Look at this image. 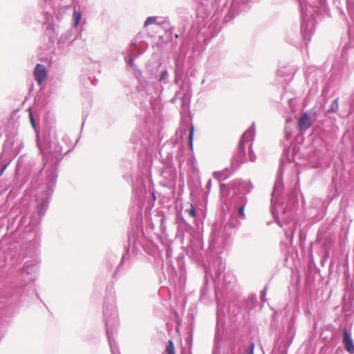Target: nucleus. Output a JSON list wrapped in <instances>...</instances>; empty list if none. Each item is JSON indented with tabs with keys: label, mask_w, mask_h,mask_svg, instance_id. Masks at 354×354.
I'll use <instances>...</instances> for the list:
<instances>
[{
	"label": "nucleus",
	"mask_w": 354,
	"mask_h": 354,
	"mask_svg": "<svg viewBox=\"0 0 354 354\" xmlns=\"http://www.w3.org/2000/svg\"><path fill=\"white\" fill-rule=\"evenodd\" d=\"M35 66L39 67V66H42L40 64H37Z\"/></svg>",
	"instance_id": "17"
},
{
	"label": "nucleus",
	"mask_w": 354,
	"mask_h": 354,
	"mask_svg": "<svg viewBox=\"0 0 354 354\" xmlns=\"http://www.w3.org/2000/svg\"><path fill=\"white\" fill-rule=\"evenodd\" d=\"M73 17L75 19V26H77L81 20V13L78 11L75 10L73 12Z\"/></svg>",
	"instance_id": "8"
},
{
	"label": "nucleus",
	"mask_w": 354,
	"mask_h": 354,
	"mask_svg": "<svg viewBox=\"0 0 354 354\" xmlns=\"http://www.w3.org/2000/svg\"><path fill=\"white\" fill-rule=\"evenodd\" d=\"M250 136H251L250 133H247V132L245 133L243 135L242 138L240 141L239 149H240V151H242L243 153H245V145L246 142H249Z\"/></svg>",
	"instance_id": "5"
},
{
	"label": "nucleus",
	"mask_w": 354,
	"mask_h": 354,
	"mask_svg": "<svg viewBox=\"0 0 354 354\" xmlns=\"http://www.w3.org/2000/svg\"><path fill=\"white\" fill-rule=\"evenodd\" d=\"M343 342L345 349L350 353H354V345L350 335L346 329L343 330Z\"/></svg>",
	"instance_id": "2"
},
{
	"label": "nucleus",
	"mask_w": 354,
	"mask_h": 354,
	"mask_svg": "<svg viewBox=\"0 0 354 354\" xmlns=\"http://www.w3.org/2000/svg\"><path fill=\"white\" fill-rule=\"evenodd\" d=\"M298 128L301 131H305L312 125L310 116L307 113H304L297 122Z\"/></svg>",
	"instance_id": "1"
},
{
	"label": "nucleus",
	"mask_w": 354,
	"mask_h": 354,
	"mask_svg": "<svg viewBox=\"0 0 354 354\" xmlns=\"http://www.w3.org/2000/svg\"><path fill=\"white\" fill-rule=\"evenodd\" d=\"M249 157H250V160L252 162L256 160V157H255L254 154L253 153V151H252L251 147H250V150H249Z\"/></svg>",
	"instance_id": "13"
},
{
	"label": "nucleus",
	"mask_w": 354,
	"mask_h": 354,
	"mask_svg": "<svg viewBox=\"0 0 354 354\" xmlns=\"http://www.w3.org/2000/svg\"><path fill=\"white\" fill-rule=\"evenodd\" d=\"M238 212H239V215L241 217H244L245 216V213H244V207L242 206V207H240L239 208V210H238Z\"/></svg>",
	"instance_id": "14"
},
{
	"label": "nucleus",
	"mask_w": 354,
	"mask_h": 354,
	"mask_svg": "<svg viewBox=\"0 0 354 354\" xmlns=\"http://www.w3.org/2000/svg\"><path fill=\"white\" fill-rule=\"evenodd\" d=\"M194 127L191 126L189 133V145L191 150L193 149Z\"/></svg>",
	"instance_id": "7"
},
{
	"label": "nucleus",
	"mask_w": 354,
	"mask_h": 354,
	"mask_svg": "<svg viewBox=\"0 0 354 354\" xmlns=\"http://www.w3.org/2000/svg\"><path fill=\"white\" fill-rule=\"evenodd\" d=\"M6 167H7V165H6H6H4L2 167L1 169V171H0V176H1V175L3 174L4 171H5V170H6Z\"/></svg>",
	"instance_id": "16"
},
{
	"label": "nucleus",
	"mask_w": 354,
	"mask_h": 354,
	"mask_svg": "<svg viewBox=\"0 0 354 354\" xmlns=\"http://www.w3.org/2000/svg\"><path fill=\"white\" fill-rule=\"evenodd\" d=\"M338 109V102L337 99L333 101L331 105V111H336Z\"/></svg>",
	"instance_id": "11"
},
{
	"label": "nucleus",
	"mask_w": 354,
	"mask_h": 354,
	"mask_svg": "<svg viewBox=\"0 0 354 354\" xmlns=\"http://www.w3.org/2000/svg\"><path fill=\"white\" fill-rule=\"evenodd\" d=\"M186 212H187L189 216H190L191 217H195L196 216L195 209H194V207H193V205L192 204L190 205V208L186 209Z\"/></svg>",
	"instance_id": "10"
},
{
	"label": "nucleus",
	"mask_w": 354,
	"mask_h": 354,
	"mask_svg": "<svg viewBox=\"0 0 354 354\" xmlns=\"http://www.w3.org/2000/svg\"><path fill=\"white\" fill-rule=\"evenodd\" d=\"M29 117H30V122H31L32 125L34 127V125H35V120H34L33 115H32V112H31L30 110L29 111Z\"/></svg>",
	"instance_id": "15"
},
{
	"label": "nucleus",
	"mask_w": 354,
	"mask_h": 354,
	"mask_svg": "<svg viewBox=\"0 0 354 354\" xmlns=\"http://www.w3.org/2000/svg\"><path fill=\"white\" fill-rule=\"evenodd\" d=\"M230 175V172L227 169H223V171H215L213 174V176L215 178L218 180H222L227 178Z\"/></svg>",
	"instance_id": "4"
},
{
	"label": "nucleus",
	"mask_w": 354,
	"mask_h": 354,
	"mask_svg": "<svg viewBox=\"0 0 354 354\" xmlns=\"http://www.w3.org/2000/svg\"><path fill=\"white\" fill-rule=\"evenodd\" d=\"M254 343L251 342L250 344L248 350L247 351V354H254Z\"/></svg>",
	"instance_id": "12"
},
{
	"label": "nucleus",
	"mask_w": 354,
	"mask_h": 354,
	"mask_svg": "<svg viewBox=\"0 0 354 354\" xmlns=\"http://www.w3.org/2000/svg\"><path fill=\"white\" fill-rule=\"evenodd\" d=\"M157 18L156 17H149L145 21V26L152 24L156 21Z\"/></svg>",
	"instance_id": "9"
},
{
	"label": "nucleus",
	"mask_w": 354,
	"mask_h": 354,
	"mask_svg": "<svg viewBox=\"0 0 354 354\" xmlns=\"http://www.w3.org/2000/svg\"><path fill=\"white\" fill-rule=\"evenodd\" d=\"M45 68H35L34 75L39 84H41L46 78Z\"/></svg>",
	"instance_id": "3"
},
{
	"label": "nucleus",
	"mask_w": 354,
	"mask_h": 354,
	"mask_svg": "<svg viewBox=\"0 0 354 354\" xmlns=\"http://www.w3.org/2000/svg\"><path fill=\"white\" fill-rule=\"evenodd\" d=\"M165 354H176L174 343L171 340H169L165 350Z\"/></svg>",
	"instance_id": "6"
}]
</instances>
